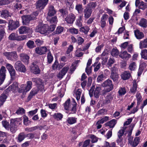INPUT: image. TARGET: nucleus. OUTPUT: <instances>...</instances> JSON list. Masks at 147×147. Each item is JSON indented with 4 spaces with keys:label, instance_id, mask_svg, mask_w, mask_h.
Listing matches in <instances>:
<instances>
[{
    "label": "nucleus",
    "instance_id": "1",
    "mask_svg": "<svg viewBox=\"0 0 147 147\" xmlns=\"http://www.w3.org/2000/svg\"><path fill=\"white\" fill-rule=\"evenodd\" d=\"M32 80L33 82H35L36 84L40 85L41 88H40L39 87L38 88H34L32 89L27 99L28 100H30L33 96L37 93L38 91V89L42 90L44 87L42 84V80L40 79L34 78L32 79Z\"/></svg>",
    "mask_w": 147,
    "mask_h": 147
},
{
    "label": "nucleus",
    "instance_id": "2",
    "mask_svg": "<svg viewBox=\"0 0 147 147\" xmlns=\"http://www.w3.org/2000/svg\"><path fill=\"white\" fill-rule=\"evenodd\" d=\"M21 121L22 119L20 118H17L11 120L9 129L11 132L13 133L16 131L18 126L21 124Z\"/></svg>",
    "mask_w": 147,
    "mask_h": 147
},
{
    "label": "nucleus",
    "instance_id": "3",
    "mask_svg": "<svg viewBox=\"0 0 147 147\" xmlns=\"http://www.w3.org/2000/svg\"><path fill=\"white\" fill-rule=\"evenodd\" d=\"M103 87H107V88H105L103 91L105 93L108 92L112 90L113 88V85L112 84V81L108 79L101 84Z\"/></svg>",
    "mask_w": 147,
    "mask_h": 147
},
{
    "label": "nucleus",
    "instance_id": "4",
    "mask_svg": "<svg viewBox=\"0 0 147 147\" xmlns=\"http://www.w3.org/2000/svg\"><path fill=\"white\" fill-rule=\"evenodd\" d=\"M27 38V36L26 35L18 36L15 33H11L8 37V38L10 40L17 41L23 40L26 39Z\"/></svg>",
    "mask_w": 147,
    "mask_h": 147
},
{
    "label": "nucleus",
    "instance_id": "5",
    "mask_svg": "<svg viewBox=\"0 0 147 147\" xmlns=\"http://www.w3.org/2000/svg\"><path fill=\"white\" fill-rule=\"evenodd\" d=\"M14 67L17 71L23 73L26 71L25 66L20 61H17L15 63Z\"/></svg>",
    "mask_w": 147,
    "mask_h": 147
},
{
    "label": "nucleus",
    "instance_id": "6",
    "mask_svg": "<svg viewBox=\"0 0 147 147\" xmlns=\"http://www.w3.org/2000/svg\"><path fill=\"white\" fill-rule=\"evenodd\" d=\"M4 55L6 57L7 59L10 60H16L18 58L17 53L15 51L5 52L4 53Z\"/></svg>",
    "mask_w": 147,
    "mask_h": 147
},
{
    "label": "nucleus",
    "instance_id": "7",
    "mask_svg": "<svg viewBox=\"0 0 147 147\" xmlns=\"http://www.w3.org/2000/svg\"><path fill=\"white\" fill-rule=\"evenodd\" d=\"M48 26L47 24H43L42 26H38L36 29V31L42 34H45L48 31Z\"/></svg>",
    "mask_w": 147,
    "mask_h": 147
},
{
    "label": "nucleus",
    "instance_id": "8",
    "mask_svg": "<svg viewBox=\"0 0 147 147\" xmlns=\"http://www.w3.org/2000/svg\"><path fill=\"white\" fill-rule=\"evenodd\" d=\"M49 0H38L36 3L37 9H43L47 4Z\"/></svg>",
    "mask_w": 147,
    "mask_h": 147
},
{
    "label": "nucleus",
    "instance_id": "9",
    "mask_svg": "<svg viewBox=\"0 0 147 147\" xmlns=\"http://www.w3.org/2000/svg\"><path fill=\"white\" fill-rule=\"evenodd\" d=\"M6 71L5 67L2 66L0 69V85L3 83L5 78Z\"/></svg>",
    "mask_w": 147,
    "mask_h": 147
},
{
    "label": "nucleus",
    "instance_id": "10",
    "mask_svg": "<svg viewBox=\"0 0 147 147\" xmlns=\"http://www.w3.org/2000/svg\"><path fill=\"white\" fill-rule=\"evenodd\" d=\"M18 23V21H14L13 20H9L8 26L9 30H12L16 28L19 26Z\"/></svg>",
    "mask_w": 147,
    "mask_h": 147
},
{
    "label": "nucleus",
    "instance_id": "11",
    "mask_svg": "<svg viewBox=\"0 0 147 147\" xmlns=\"http://www.w3.org/2000/svg\"><path fill=\"white\" fill-rule=\"evenodd\" d=\"M69 69V66L66 65L64 67L57 75L58 78L61 79L65 75Z\"/></svg>",
    "mask_w": 147,
    "mask_h": 147
},
{
    "label": "nucleus",
    "instance_id": "12",
    "mask_svg": "<svg viewBox=\"0 0 147 147\" xmlns=\"http://www.w3.org/2000/svg\"><path fill=\"white\" fill-rule=\"evenodd\" d=\"M23 24L24 25H28L30 21L33 19V18L30 15H25L22 17Z\"/></svg>",
    "mask_w": 147,
    "mask_h": 147
},
{
    "label": "nucleus",
    "instance_id": "13",
    "mask_svg": "<svg viewBox=\"0 0 147 147\" xmlns=\"http://www.w3.org/2000/svg\"><path fill=\"white\" fill-rule=\"evenodd\" d=\"M76 16L73 13H70L65 18V20L67 23L71 24H72L75 20Z\"/></svg>",
    "mask_w": 147,
    "mask_h": 147
},
{
    "label": "nucleus",
    "instance_id": "14",
    "mask_svg": "<svg viewBox=\"0 0 147 147\" xmlns=\"http://www.w3.org/2000/svg\"><path fill=\"white\" fill-rule=\"evenodd\" d=\"M47 50V49L45 47H36L35 49L36 53L40 55L45 53Z\"/></svg>",
    "mask_w": 147,
    "mask_h": 147
},
{
    "label": "nucleus",
    "instance_id": "15",
    "mask_svg": "<svg viewBox=\"0 0 147 147\" xmlns=\"http://www.w3.org/2000/svg\"><path fill=\"white\" fill-rule=\"evenodd\" d=\"M108 18V15L106 14L102 15L101 18L100 24L101 27L102 28H104L106 25V21Z\"/></svg>",
    "mask_w": 147,
    "mask_h": 147
},
{
    "label": "nucleus",
    "instance_id": "16",
    "mask_svg": "<svg viewBox=\"0 0 147 147\" xmlns=\"http://www.w3.org/2000/svg\"><path fill=\"white\" fill-rule=\"evenodd\" d=\"M20 59L25 63L27 64L29 63V57L27 55L22 53L20 55Z\"/></svg>",
    "mask_w": 147,
    "mask_h": 147
},
{
    "label": "nucleus",
    "instance_id": "17",
    "mask_svg": "<svg viewBox=\"0 0 147 147\" xmlns=\"http://www.w3.org/2000/svg\"><path fill=\"white\" fill-rule=\"evenodd\" d=\"M30 70L31 72L35 74H38L40 72V70L38 66L34 64L31 65Z\"/></svg>",
    "mask_w": 147,
    "mask_h": 147
},
{
    "label": "nucleus",
    "instance_id": "18",
    "mask_svg": "<svg viewBox=\"0 0 147 147\" xmlns=\"http://www.w3.org/2000/svg\"><path fill=\"white\" fill-rule=\"evenodd\" d=\"M92 11L90 7H86L84 11V17L86 19H88L91 16Z\"/></svg>",
    "mask_w": 147,
    "mask_h": 147
},
{
    "label": "nucleus",
    "instance_id": "19",
    "mask_svg": "<svg viewBox=\"0 0 147 147\" xmlns=\"http://www.w3.org/2000/svg\"><path fill=\"white\" fill-rule=\"evenodd\" d=\"M119 55L121 58L125 60H128L131 57V55L125 51L121 52Z\"/></svg>",
    "mask_w": 147,
    "mask_h": 147
},
{
    "label": "nucleus",
    "instance_id": "20",
    "mask_svg": "<svg viewBox=\"0 0 147 147\" xmlns=\"http://www.w3.org/2000/svg\"><path fill=\"white\" fill-rule=\"evenodd\" d=\"M139 45V48L141 49L147 48V38L141 41Z\"/></svg>",
    "mask_w": 147,
    "mask_h": 147
},
{
    "label": "nucleus",
    "instance_id": "21",
    "mask_svg": "<svg viewBox=\"0 0 147 147\" xmlns=\"http://www.w3.org/2000/svg\"><path fill=\"white\" fill-rule=\"evenodd\" d=\"M29 30V29L28 27L25 26H21L18 29L20 34H26L28 32Z\"/></svg>",
    "mask_w": 147,
    "mask_h": 147
},
{
    "label": "nucleus",
    "instance_id": "22",
    "mask_svg": "<svg viewBox=\"0 0 147 147\" xmlns=\"http://www.w3.org/2000/svg\"><path fill=\"white\" fill-rule=\"evenodd\" d=\"M121 78L124 80L128 79L131 76V74L129 71H126L123 72L121 75Z\"/></svg>",
    "mask_w": 147,
    "mask_h": 147
},
{
    "label": "nucleus",
    "instance_id": "23",
    "mask_svg": "<svg viewBox=\"0 0 147 147\" xmlns=\"http://www.w3.org/2000/svg\"><path fill=\"white\" fill-rule=\"evenodd\" d=\"M134 34L136 38L138 39H142L144 37V34L138 30L135 31Z\"/></svg>",
    "mask_w": 147,
    "mask_h": 147
},
{
    "label": "nucleus",
    "instance_id": "24",
    "mask_svg": "<svg viewBox=\"0 0 147 147\" xmlns=\"http://www.w3.org/2000/svg\"><path fill=\"white\" fill-rule=\"evenodd\" d=\"M6 94V92H4L0 96V106L3 104L7 98Z\"/></svg>",
    "mask_w": 147,
    "mask_h": 147
},
{
    "label": "nucleus",
    "instance_id": "25",
    "mask_svg": "<svg viewBox=\"0 0 147 147\" xmlns=\"http://www.w3.org/2000/svg\"><path fill=\"white\" fill-rule=\"evenodd\" d=\"M72 103V100L71 102H70V99H68L64 104V107L66 110L69 109L71 107Z\"/></svg>",
    "mask_w": 147,
    "mask_h": 147
},
{
    "label": "nucleus",
    "instance_id": "26",
    "mask_svg": "<svg viewBox=\"0 0 147 147\" xmlns=\"http://www.w3.org/2000/svg\"><path fill=\"white\" fill-rule=\"evenodd\" d=\"M101 90V87L99 86H97L94 90V95L96 98H98L100 95V92Z\"/></svg>",
    "mask_w": 147,
    "mask_h": 147
},
{
    "label": "nucleus",
    "instance_id": "27",
    "mask_svg": "<svg viewBox=\"0 0 147 147\" xmlns=\"http://www.w3.org/2000/svg\"><path fill=\"white\" fill-rule=\"evenodd\" d=\"M56 11L54 9L53 6H50L49 8V12L48 14L49 16H53L56 13Z\"/></svg>",
    "mask_w": 147,
    "mask_h": 147
},
{
    "label": "nucleus",
    "instance_id": "28",
    "mask_svg": "<svg viewBox=\"0 0 147 147\" xmlns=\"http://www.w3.org/2000/svg\"><path fill=\"white\" fill-rule=\"evenodd\" d=\"M1 16L2 17L5 18H7L9 16H10L9 13L7 10H2L1 12Z\"/></svg>",
    "mask_w": 147,
    "mask_h": 147
},
{
    "label": "nucleus",
    "instance_id": "29",
    "mask_svg": "<svg viewBox=\"0 0 147 147\" xmlns=\"http://www.w3.org/2000/svg\"><path fill=\"white\" fill-rule=\"evenodd\" d=\"M113 99V96L111 94H109L107 95L105 98V99L104 102V103L107 104L110 103Z\"/></svg>",
    "mask_w": 147,
    "mask_h": 147
},
{
    "label": "nucleus",
    "instance_id": "30",
    "mask_svg": "<svg viewBox=\"0 0 147 147\" xmlns=\"http://www.w3.org/2000/svg\"><path fill=\"white\" fill-rule=\"evenodd\" d=\"M117 123L116 120L113 119L105 124L106 126L109 127L110 128H113Z\"/></svg>",
    "mask_w": 147,
    "mask_h": 147
},
{
    "label": "nucleus",
    "instance_id": "31",
    "mask_svg": "<svg viewBox=\"0 0 147 147\" xmlns=\"http://www.w3.org/2000/svg\"><path fill=\"white\" fill-rule=\"evenodd\" d=\"M82 93V90L80 89H78L74 94V96L76 97L78 102L80 101Z\"/></svg>",
    "mask_w": 147,
    "mask_h": 147
},
{
    "label": "nucleus",
    "instance_id": "32",
    "mask_svg": "<svg viewBox=\"0 0 147 147\" xmlns=\"http://www.w3.org/2000/svg\"><path fill=\"white\" fill-rule=\"evenodd\" d=\"M28 92L26 87V85L24 84H22L19 89L18 92L21 93H22L23 94H25L26 93Z\"/></svg>",
    "mask_w": 147,
    "mask_h": 147
},
{
    "label": "nucleus",
    "instance_id": "33",
    "mask_svg": "<svg viewBox=\"0 0 147 147\" xmlns=\"http://www.w3.org/2000/svg\"><path fill=\"white\" fill-rule=\"evenodd\" d=\"M67 121L69 124H72L76 122L77 118L74 117H69L67 118Z\"/></svg>",
    "mask_w": 147,
    "mask_h": 147
},
{
    "label": "nucleus",
    "instance_id": "34",
    "mask_svg": "<svg viewBox=\"0 0 147 147\" xmlns=\"http://www.w3.org/2000/svg\"><path fill=\"white\" fill-rule=\"evenodd\" d=\"M18 84L17 82H14L8 88L9 90L15 91L18 89Z\"/></svg>",
    "mask_w": 147,
    "mask_h": 147
},
{
    "label": "nucleus",
    "instance_id": "35",
    "mask_svg": "<svg viewBox=\"0 0 147 147\" xmlns=\"http://www.w3.org/2000/svg\"><path fill=\"white\" fill-rule=\"evenodd\" d=\"M53 117L54 119L59 120L63 117V115L60 113H55L53 115Z\"/></svg>",
    "mask_w": 147,
    "mask_h": 147
},
{
    "label": "nucleus",
    "instance_id": "36",
    "mask_svg": "<svg viewBox=\"0 0 147 147\" xmlns=\"http://www.w3.org/2000/svg\"><path fill=\"white\" fill-rule=\"evenodd\" d=\"M137 88V85L136 81H134L133 82L132 87L130 89V91L131 93L134 94L136 91Z\"/></svg>",
    "mask_w": 147,
    "mask_h": 147
},
{
    "label": "nucleus",
    "instance_id": "37",
    "mask_svg": "<svg viewBox=\"0 0 147 147\" xmlns=\"http://www.w3.org/2000/svg\"><path fill=\"white\" fill-rule=\"evenodd\" d=\"M72 107L71 108V111L72 113H76V106L77 105L76 102H75V100L74 99H72Z\"/></svg>",
    "mask_w": 147,
    "mask_h": 147
},
{
    "label": "nucleus",
    "instance_id": "38",
    "mask_svg": "<svg viewBox=\"0 0 147 147\" xmlns=\"http://www.w3.org/2000/svg\"><path fill=\"white\" fill-rule=\"evenodd\" d=\"M26 137L25 134L23 133H20L18 136V141L21 142Z\"/></svg>",
    "mask_w": 147,
    "mask_h": 147
},
{
    "label": "nucleus",
    "instance_id": "39",
    "mask_svg": "<svg viewBox=\"0 0 147 147\" xmlns=\"http://www.w3.org/2000/svg\"><path fill=\"white\" fill-rule=\"evenodd\" d=\"M90 28L88 26H85L82 27L80 28V31L84 33L85 34H87L88 32L90 30Z\"/></svg>",
    "mask_w": 147,
    "mask_h": 147
},
{
    "label": "nucleus",
    "instance_id": "40",
    "mask_svg": "<svg viewBox=\"0 0 147 147\" xmlns=\"http://www.w3.org/2000/svg\"><path fill=\"white\" fill-rule=\"evenodd\" d=\"M140 55L142 58L145 59L147 60V50L144 49L142 50L141 51Z\"/></svg>",
    "mask_w": 147,
    "mask_h": 147
},
{
    "label": "nucleus",
    "instance_id": "41",
    "mask_svg": "<svg viewBox=\"0 0 147 147\" xmlns=\"http://www.w3.org/2000/svg\"><path fill=\"white\" fill-rule=\"evenodd\" d=\"M9 73L10 75L11 80H15L16 77V71L15 69L9 71Z\"/></svg>",
    "mask_w": 147,
    "mask_h": 147
},
{
    "label": "nucleus",
    "instance_id": "42",
    "mask_svg": "<svg viewBox=\"0 0 147 147\" xmlns=\"http://www.w3.org/2000/svg\"><path fill=\"white\" fill-rule=\"evenodd\" d=\"M137 68L136 63L134 62H131L129 66V69L131 71H134Z\"/></svg>",
    "mask_w": 147,
    "mask_h": 147
},
{
    "label": "nucleus",
    "instance_id": "43",
    "mask_svg": "<svg viewBox=\"0 0 147 147\" xmlns=\"http://www.w3.org/2000/svg\"><path fill=\"white\" fill-rule=\"evenodd\" d=\"M140 138L139 137H136L135 138L132 144V146L133 147H136L139 144L140 142Z\"/></svg>",
    "mask_w": 147,
    "mask_h": 147
},
{
    "label": "nucleus",
    "instance_id": "44",
    "mask_svg": "<svg viewBox=\"0 0 147 147\" xmlns=\"http://www.w3.org/2000/svg\"><path fill=\"white\" fill-rule=\"evenodd\" d=\"M75 9L79 13H81L83 9L82 5L79 4H76V6Z\"/></svg>",
    "mask_w": 147,
    "mask_h": 147
},
{
    "label": "nucleus",
    "instance_id": "45",
    "mask_svg": "<svg viewBox=\"0 0 147 147\" xmlns=\"http://www.w3.org/2000/svg\"><path fill=\"white\" fill-rule=\"evenodd\" d=\"M26 45L30 49H32L35 47L34 42L31 40H29L27 42Z\"/></svg>",
    "mask_w": 147,
    "mask_h": 147
},
{
    "label": "nucleus",
    "instance_id": "46",
    "mask_svg": "<svg viewBox=\"0 0 147 147\" xmlns=\"http://www.w3.org/2000/svg\"><path fill=\"white\" fill-rule=\"evenodd\" d=\"M32 83L31 81H28L26 82V87L28 92L32 88Z\"/></svg>",
    "mask_w": 147,
    "mask_h": 147
},
{
    "label": "nucleus",
    "instance_id": "47",
    "mask_svg": "<svg viewBox=\"0 0 147 147\" xmlns=\"http://www.w3.org/2000/svg\"><path fill=\"white\" fill-rule=\"evenodd\" d=\"M5 34V32L4 28L0 26V41L3 38Z\"/></svg>",
    "mask_w": 147,
    "mask_h": 147
},
{
    "label": "nucleus",
    "instance_id": "48",
    "mask_svg": "<svg viewBox=\"0 0 147 147\" xmlns=\"http://www.w3.org/2000/svg\"><path fill=\"white\" fill-rule=\"evenodd\" d=\"M135 125H131L129 127H127L129 128V130L127 131V136L128 137H131V135L132 134V131L133 130V129Z\"/></svg>",
    "mask_w": 147,
    "mask_h": 147
},
{
    "label": "nucleus",
    "instance_id": "49",
    "mask_svg": "<svg viewBox=\"0 0 147 147\" xmlns=\"http://www.w3.org/2000/svg\"><path fill=\"white\" fill-rule=\"evenodd\" d=\"M136 97L137 100V105H139L142 100V98L140 93L138 92L136 94Z\"/></svg>",
    "mask_w": 147,
    "mask_h": 147
},
{
    "label": "nucleus",
    "instance_id": "50",
    "mask_svg": "<svg viewBox=\"0 0 147 147\" xmlns=\"http://www.w3.org/2000/svg\"><path fill=\"white\" fill-rule=\"evenodd\" d=\"M63 30V28L61 26L57 27L56 31L53 33V34H59L61 33Z\"/></svg>",
    "mask_w": 147,
    "mask_h": 147
},
{
    "label": "nucleus",
    "instance_id": "51",
    "mask_svg": "<svg viewBox=\"0 0 147 147\" xmlns=\"http://www.w3.org/2000/svg\"><path fill=\"white\" fill-rule=\"evenodd\" d=\"M140 26L143 27H146L147 26V21L144 19H142L139 23Z\"/></svg>",
    "mask_w": 147,
    "mask_h": 147
},
{
    "label": "nucleus",
    "instance_id": "52",
    "mask_svg": "<svg viewBox=\"0 0 147 147\" xmlns=\"http://www.w3.org/2000/svg\"><path fill=\"white\" fill-rule=\"evenodd\" d=\"M110 77L114 81H115L118 80V75L117 73H111Z\"/></svg>",
    "mask_w": 147,
    "mask_h": 147
},
{
    "label": "nucleus",
    "instance_id": "53",
    "mask_svg": "<svg viewBox=\"0 0 147 147\" xmlns=\"http://www.w3.org/2000/svg\"><path fill=\"white\" fill-rule=\"evenodd\" d=\"M119 96H122L124 95L126 93V90L124 88H120L118 92Z\"/></svg>",
    "mask_w": 147,
    "mask_h": 147
},
{
    "label": "nucleus",
    "instance_id": "54",
    "mask_svg": "<svg viewBox=\"0 0 147 147\" xmlns=\"http://www.w3.org/2000/svg\"><path fill=\"white\" fill-rule=\"evenodd\" d=\"M140 9L144 10L147 8V3H144L143 1L140 2V4L138 7Z\"/></svg>",
    "mask_w": 147,
    "mask_h": 147
},
{
    "label": "nucleus",
    "instance_id": "55",
    "mask_svg": "<svg viewBox=\"0 0 147 147\" xmlns=\"http://www.w3.org/2000/svg\"><path fill=\"white\" fill-rule=\"evenodd\" d=\"M126 127H122L121 129H120L118 133V137H122L123 135V134L125 132V130L126 129Z\"/></svg>",
    "mask_w": 147,
    "mask_h": 147
},
{
    "label": "nucleus",
    "instance_id": "56",
    "mask_svg": "<svg viewBox=\"0 0 147 147\" xmlns=\"http://www.w3.org/2000/svg\"><path fill=\"white\" fill-rule=\"evenodd\" d=\"M115 144L114 143H112L110 144L109 142L105 141L102 147H115Z\"/></svg>",
    "mask_w": 147,
    "mask_h": 147
},
{
    "label": "nucleus",
    "instance_id": "57",
    "mask_svg": "<svg viewBox=\"0 0 147 147\" xmlns=\"http://www.w3.org/2000/svg\"><path fill=\"white\" fill-rule=\"evenodd\" d=\"M119 53L118 50L117 49H113L111 51V55L114 57H117Z\"/></svg>",
    "mask_w": 147,
    "mask_h": 147
},
{
    "label": "nucleus",
    "instance_id": "58",
    "mask_svg": "<svg viewBox=\"0 0 147 147\" xmlns=\"http://www.w3.org/2000/svg\"><path fill=\"white\" fill-rule=\"evenodd\" d=\"M84 53L80 51V49H77L75 54V56L77 57H80L82 56Z\"/></svg>",
    "mask_w": 147,
    "mask_h": 147
},
{
    "label": "nucleus",
    "instance_id": "59",
    "mask_svg": "<svg viewBox=\"0 0 147 147\" xmlns=\"http://www.w3.org/2000/svg\"><path fill=\"white\" fill-rule=\"evenodd\" d=\"M47 57L48 62L49 63H51L53 61V57L50 51L48 53Z\"/></svg>",
    "mask_w": 147,
    "mask_h": 147
},
{
    "label": "nucleus",
    "instance_id": "60",
    "mask_svg": "<svg viewBox=\"0 0 147 147\" xmlns=\"http://www.w3.org/2000/svg\"><path fill=\"white\" fill-rule=\"evenodd\" d=\"M26 136L28 138L30 139H33L34 138L38 139H39V137H35L34 134L32 133L27 134Z\"/></svg>",
    "mask_w": 147,
    "mask_h": 147
},
{
    "label": "nucleus",
    "instance_id": "61",
    "mask_svg": "<svg viewBox=\"0 0 147 147\" xmlns=\"http://www.w3.org/2000/svg\"><path fill=\"white\" fill-rule=\"evenodd\" d=\"M69 31L72 34H77L78 33V30L74 28H71L69 29Z\"/></svg>",
    "mask_w": 147,
    "mask_h": 147
},
{
    "label": "nucleus",
    "instance_id": "62",
    "mask_svg": "<svg viewBox=\"0 0 147 147\" xmlns=\"http://www.w3.org/2000/svg\"><path fill=\"white\" fill-rule=\"evenodd\" d=\"M36 44L38 46H40L42 45L44 42V41L40 39H36L35 41Z\"/></svg>",
    "mask_w": 147,
    "mask_h": 147
},
{
    "label": "nucleus",
    "instance_id": "63",
    "mask_svg": "<svg viewBox=\"0 0 147 147\" xmlns=\"http://www.w3.org/2000/svg\"><path fill=\"white\" fill-rule=\"evenodd\" d=\"M57 22V20L56 16L52 17L50 20V22L51 24H56Z\"/></svg>",
    "mask_w": 147,
    "mask_h": 147
},
{
    "label": "nucleus",
    "instance_id": "64",
    "mask_svg": "<svg viewBox=\"0 0 147 147\" xmlns=\"http://www.w3.org/2000/svg\"><path fill=\"white\" fill-rule=\"evenodd\" d=\"M59 63L57 61H55L52 66V69L53 70H55L58 68Z\"/></svg>",
    "mask_w": 147,
    "mask_h": 147
}]
</instances>
